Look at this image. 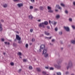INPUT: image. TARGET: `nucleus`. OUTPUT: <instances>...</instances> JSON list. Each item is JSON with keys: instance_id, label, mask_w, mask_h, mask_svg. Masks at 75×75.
<instances>
[{"instance_id": "60", "label": "nucleus", "mask_w": 75, "mask_h": 75, "mask_svg": "<svg viewBox=\"0 0 75 75\" xmlns=\"http://www.w3.org/2000/svg\"><path fill=\"white\" fill-rule=\"evenodd\" d=\"M62 43H63L62 42H61L60 44H62Z\"/></svg>"}, {"instance_id": "52", "label": "nucleus", "mask_w": 75, "mask_h": 75, "mask_svg": "<svg viewBox=\"0 0 75 75\" xmlns=\"http://www.w3.org/2000/svg\"><path fill=\"white\" fill-rule=\"evenodd\" d=\"M50 45H53V44H52L51 43H50Z\"/></svg>"}, {"instance_id": "24", "label": "nucleus", "mask_w": 75, "mask_h": 75, "mask_svg": "<svg viewBox=\"0 0 75 75\" xmlns=\"http://www.w3.org/2000/svg\"><path fill=\"white\" fill-rule=\"evenodd\" d=\"M61 6H62V7H65V5L63 3L61 4Z\"/></svg>"}, {"instance_id": "28", "label": "nucleus", "mask_w": 75, "mask_h": 75, "mask_svg": "<svg viewBox=\"0 0 75 75\" xmlns=\"http://www.w3.org/2000/svg\"><path fill=\"white\" fill-rule=\"evenodd\" d=\"M21 54H21V52H19L18 54V55H21Z\"/></svg>"}, {"instance_id": "25", "label": "nucleus", "mask_w": 75, "mask_h": 75, "mask_svg": "<svg viewBox=\"0 0 75 75\" xmlns=\"http://www.w3.org/2000/svg\"><path fill=\"white\" fill-rule=\"evenodd\" d=\"M57 75H61V72H58L57 73Z\"/></svg>"}, {"instance_id": "19", "label": "nucleus", "mask_w": 75, "mask_h": 75, "mask_svg": "<svg viewBox=\"0 0 75 75\" xmlns=\"http://www.w3.org/2000/svg\"><path fill=\"white\" fill-rule=\"evenodd\" d=\"M60 17V16L59 15H57L56 16V18H59Z\"/></svg>"}, {"instance_id": "6", "label": "nucleus", "mask_w": 75, "mask_h": 75, "mask_svg": "<svg viewBox=\"0 0 75 75\" xmlns=\"http://www.w3.org/2000/svg\"><path fill=\"white\" fill-rule=\"evenodd\" d=\"M16 40H21V38H20V36H19V35H16Z\"/></svg>"}, {"instance_id": "14", "label": "nucleus", "mask_w": 75, "mask_h": 75, "mask_svg": "<svg viewBox=\"0 0 75 75\" xmlns=\"http://www.w3.org/2000/svg\"><path fill=\"white\" fill-rule=\"evenodd\" d=\"M48 12L49 13H52L54 12V11L53 10H52L50 9L49 10Z\"/></svg>"}, {"instance_id": "43", "label": "nucleus", "mask_w": 75, "mask_h": 75, "mask_svg": "<svg viewBox=\"0 0 75 75\" xmlns=\"http://www.w3.org/2000/svg\"><path fill=\"white\" fill-rule=\"evenodd\" d=\"M28 44H26L25 46L26 48H28Z\"/></svg>"}, {"instance_id": "11", "label": "nucleus", "mask_w": 75, "mask_h": 75, "mask_svg": "<svg viewBox=\"0 0 75 75\" xmlns=\"http://www.w3.org/2000/svg\"><path fill=\"white\" fill-rule=\"evenodd\" d=\"M17 5L19 7H21V6H23V4H18Z\"/></svg>"}, {"instance_id": "8", "label": "nucleus", "mask_w": 75, "mask_h": 75, "mask_svg": "<svg viewBox=\"0 0 75 75\" xmlns=\"http://www.w3.org/2000/svg\"><path fill=\"white\" fill-rule=\"evenodd\" d=\"M47 49H44L43 51V53L44 54H45L47 53Z\"/></svg>"}, {"instance_id": "58", "label": "nucleus", "mask_w": 75, "mask_h": 75, "mask_svg": "<svg viewBox=\"0 0 75 75\" xmlns=\"http://www.w3.org/2000/svg\"><path fill=\"white\" fill-rule=\"evenodd\" d=\"M16 33L17 34H19V32H18V31H17L16 32Z\"/></svg>"}, {"instance_id": "22", "label": "nucleus", "mask_w": 75, "mask_h": 75, "mask_svg": "<svg viewBox=\"0 0 75 75\" xmlns=\"http://www.w3.org/2000/svg\"><path fill=\"white\" fill-rule=\"evenodd\" d=\"M39 8L41 10H42L44 9V8H43V7L42 6H40Z\"/></svg>"}, {"instance_id": "62", "label": "nucleus", "mask_w": 75, "mask_h": 75, "mask_svg": "<svg viewBox=\"0 0 75 75\" xmlns=\"http://www.w3.org/2000/svg\"><path fill=\"white\" fill-rule=\"evenodd\" d=\"M9 41H10V42H11V40H9Z\"/></svg>"}, {"instance_id": "40", "label": "nucleus", "mask_w": 75, "mask_h": 75, "mask_svg": "<svg viewBox=\"0 0 75 75\" xmlns=\"http://www.w3.org/2000/svg\"><path fill=\"white\" fill-rule=\"evenodd\" d=\"M65 13L66 14H68V12L67 11V10H66L65 11Z\"/></svg>"}, {"instance_id": "4", "label": "nucleus", "mask_w": 75, "mask_h": 75, "mask_svg": "<svg viewBox=\"0 0 75 75\" xmlns=\"http://www.w3.org/2000/svg\"><path fill=\"white\" fill-rule=\"evenodd\" d=\"M54 66L57 69H60V68H61V66L59 65H58L57 64H55L54 65Z\"/></svg>"}, {"instance_id": "48", "label": "nucleus", "mask_w": 75, "mask_h": 75, "mask_svg": "<svg viewBox=\"0 0 75 75\" xmlns=\"http://www.w3.org/2000/svg\"><path fill=\"white\" fill-rule=\"evenodd\" d=\"M30 32H31V33H32V32H33V29H30Z\"/></svg>"}, {"instance_id": "12", "label": "nucleus", "mask_w": 75, "mask_h": 75, "mask_svg": "<svg viewBox=\"0 0 75 75\" xmlns=\"http://www.w3.org/2000/svg\"><path fill=\"white\" fill-rule=\"evenodd\" d=\"M51 23L52 24H53V25H55L56 24H57V22L54 21V23L53 21H52Z\"/></svg>"}, {"instance_id": "17", "label": "nucleus", "mask_w": 75, "mask_h": 75, "mask_svg": "<svg viewBox=\"0 0 75 75\" xmlns=\"http://www.w3.org/2000/svg\"><path fill=\"white\" fill-rule=\"evenodd\" d=\"M37 70L38 71V72H41V69L40 68H37Z\"/></svg>"}, {"instance_id": "5", "label": "nucleus", "mask_w": 75, "mask_h": 75, "mask_svg": "<svg viewBox=\"0 0 75 75\" xmlns=\"http://www.w3.org/2000/svg\"><path fill=\"white\" fill-rule=\"evenodd\" d=\"M64 28L66 31L68 32H69V31H70V29H69V27L64 26Z\"/></svg>"}, {"instance_id": "55", "label": "nucleus", "mask_w": 75, "mask_h": 75, "mask_svg": "<svg viewBox=\"0 0 75 75\" xmlns=\"http://www.w3.org/2000/svg\"><path fill=\"white\" fill-rule=\"evenodd\" d=\"M38 21H39V22H40V21H41V19L38 20Z\"/></svg>"}, {"instance_id": "57", "label": "nucleus", "mask_w": 75, "mask_h": 75, "mask_svg": "<svg viewBox=\"0 0 75 75\" xmlns=\"http://www.w3.org/2000/svg\"><path fill=\"white\" fill-rule=\"evenodd\" d=\"M73 4H74V6H75V2H73Z\"/></svg>"}, {"instance_id": "47", "label": "nucleus", "mask_w": 75, "mask_h": 75, "mask_svg": "<svg viewBox=\"0 0 75 75\" xmlns=\"http://www.w3.org/2000/svg\"><path fill=\"white\" fill-rule=\"evenodd\" d=\"M69 74V72H68V71H67L66 73V75H68V74Z\"/></svg>"}, {"instance_id": "16", "label": "nucleus", "mask_w": 75, "mask_h": 75, "mask_svg": "<svg viewBox=\"0 0 75 75\" xmlns=\"http://www.w3.org/2000/svg\"><path fill=\"white\" fill-rule=\"evenodd\" d=\"M3 7H4V8H6L7 7V4H5L4 5Z\"/></svg>"}, {"instance_id": "9", "label": "nucleus", "mask_w": 75, "mask_h": 75, "mask_svg": "<svg viewBox=\"0 0 75 75\" xmlns=\"http://www.w3.org/2000/svg\"><path fill=\"white\" fill-rule=\"evenodd\" d=\"M3 28H2V24L1 23V22H0V31H2Z\"/></svg>"}, {"instance_id": "32", "label": "nucleus", "mask_w": 75, "mask_h": 75, "mask_svg": "<svg viewBox=\"0 0 75 75\" xmlns=\"http://www.w3.org/2000/svg\"><path fill=\"white\" fill-rule=\"evenodd\" d=\"M42 74H44V75H45V74H47V73L45 71H43L42 72Z\"/></svg>"}, {"instance_id": "10", "label": "nucleus", "mask_w": 75, "mask_h": 75, "mask_svg": "<svg viewBox=\"0 0 75 75\" xmlns=\"http://www.w3.org/2000/svg\"><path fill=\"white\" fill-rule=\"evenodd\" d=\"M71 42L73 44H75V38L74 40H71Z\"/></svg>"}, {"instance_id": "54", "label": "nucleus", "mask_w": 75, "mask_h": 75, "mask_svg": "<svg viewBox=\"0 0 75 75\" xmlns=\"http://www.w3.org/2000/svg\"><path fill=\"white\" fill-rule=\"evenodd\" d=\"M55 11H57V12L58 11V10L55 9Z\"/></svg>"}, {"instance_id": "39", "label": "nucleus", "mask_w": 75, "mask_h": 75, "mask_svg": "<svg viewBox=\"0 0 75 75\" xmlns=\"http://www.w3.org/2000/svg\"><path fill=\"white\" fill-rule=\"evenodd\" d=\"M21 71V69H20L18 71V72L20 73Z\"/></svg>"}, {"instance_id": "46", "label": "nucleus", "mask_w": 75, "mask_h": 75, "mask_svg": "<svg viewBox=\"0 0 75 75\" xmlns=\"http://www.w3.org/2000/svg\"><path fill=\"white\" fill-rule=\"evenodd\" d=\"M23 62H26L27 61V59H24L23 60Z\"/></svg>"}, {"instance_id": "15", "label": "nucleus", "mask_w": 75, "mask_h": 75, "mask_svg": "<svg viewBox=\"0 0 75 75\" xmlns=\"http://www.w3.org/2000/svg\"><path fill=\"white\" fill-rule=\"evenodd\" d=\"M59 34L60 35H62V32L61 31H60L59 32Z\"/></svg>"}, {"instance_id": "59", "label": "nucleus", "mask_w": 75, "mask_h": 75, "mask_svg": "<svg viewBox=\"0 0 75 75\" xmlns=\"http://www.w3.org/2000/svg\"><path fill=\"white\" fill-rule=\"evenodd\" d=\"M4 43H5V44H7V42H5Z\"/></svg>"}, {"instance_id": "30", "label": "nucleus", "mask_w": 75, "mask_h": 75, "mask_svg": "<svg viewBox=\"0 0 75 75\" xmlns=\"http://www.w3.org/2000/svg\"><path fill=\"white\" fill-rule=\"evenodd\" d=\"M22 43V41H21L20 40H19V41L18 42V43H19V44H21Z\"/></svg>"}, {"instance_id": "35", "label": "nucleus", "mask_w": 75, "mask_h": 75, "mask_svg": "<svg viewBox=\"0 0 75 75\" xmlns=\"http://www.w3.org/2000/svg\"><path fill=\"white\" fill-rule=\"evenodd\" d=\"M55 31H58V28H57V27L56 28H55Z\"/></svg>"}, {"instance_id": "37", "label": "nucleus", "mask_w": 75, "mask_h": 75, "mask_svg": "<svg viewBox=\"0 0 75 75\" xmlns=\"http://www.w3.org/2000/svg\"><path fill=\"white\" fill-rule=\"evenodd\" d=\"M52 42H55V40L54 39H52Z\"/></svg>"}, {"instance_id": "38", "label": "nucleus", "mask_w": 75, "mask_h": 75, "mask_svg": "<svg viewBox=\"0 0 75 75\" xmlns=\"http://www.w3.org/2000/svg\"><path fill=\"white\" fill-rule=\"evenodd\" d=\"M13 45L14 46V47H16V45H17V44L14 43H13Z\"/></svg>"}, {"instance_id": "45", "label": "nucleus", "mask_w": 75, "mask_h": 75, "mask_svg": "<svg viewBox=\"0 0 75 75\" xmlns=\"http://www.w3.org/2000/svg\"><path fill=\"white\" fill-rule=\"evenodd\" d=\"M14 1H19L20 0H13Z\"/></svg>"}, {"instance_id": "7", "label": "nucleus", "mask_w": 75, "mask_h": 75, "mask_svg": "<svg viewBox=\"0 0 75 75\" xmlns=\"http://www.w3.org/2000/svg\"><path fill=\"white\" fill-rule=\"evenodd\" d=\"M56 8H58L60 10H62V8L59 6V5H56Z\"/></svg>"}, {"instance_id": "41", "label": "nucleus", "mask_w": 75, "mask_h": 75, "mask_svg": "<svg viewBox=\"0 0 75 75\" xmlns=\"http://www.w3.org/2000/svg\"><path fill=\"white\" fill-rule=\"evenodd\" d=\"M69 20L70 21H72V19L71 18H69Z\"/></svg>"}, {"instance_id": "36", "label": "nucleus", "mask_w": 75, "mask_h": 75, "mask_svg": "<svg viewBox=\"0 0 75 75\" xmlns=\"http://www.w3.org/2000/svg\"><path fill=\"white\" fill-rule=\"evenodd\" d=\"M50 70H53L54 68L53 67H50Z\"/></svg>"}, {"instance_id": "44", "label": "nucleus", "mask_w": 75, "mask_h": 75, "mask_svg": "<svg viewBox=\"0 0 75 75\" xmlns=\"http://www.w3.org/2000/svg\"><path fill=\"white\" fill-rule=\"evenodd\" d=\"M47 29H50V27L49 26H47Z\"/></svg>"}, {"instance_id": "33", "label": "nucleus", "mask_w": 75, "mask_h": 75, "mask_svg": "<svg viewBox=\"0 0 75 75\" xmlns=\"http://www.w3.org/2000/svg\"><path fill=\"white\" fill-rule=\"evenodd\" d=\"M33 6H30V9H33Z\"/></svg>"}, {"instance_id": "26", "label": "nucleus", "mask_w": 75, "mask_h": 75, "mask_svg": "<svg viewBox=\"0 0 75 75\" xmlns=\"http://www.w3.org/2000/svg\"><path fill=\"white\" fill-rule=\"evenodd\" d=\"M47 9L48 10H51V7L49 6H47Z\"/></svg>"}, {"instance_id": "18", "label": "nucleus", "mask_w": 75, "mask_h": 75, "mask_svg": "<svg viewBox=\"0 0 75 75\" xmlns=\"http://www.w3.org/2000/svg\"><path fill=\"white\" fill-rule=\"evenodd\" d=\"M45 35H50V33H47L46 31L45 32Z\"/></svg>"}, {"instance_id": "56", "label": "nucleus", "mask_w": 75, "mask_h": 75, "mask_svg": "<svg viewBox=\"0 0 75 75\" xmlns=\"http://www.w3.org/2000/svg\"><path fill=\"white\" fill-rule=\"evenodd\" d=\"M71 75H75V74H74V73H72L71 74Z\"/></svg>"}, {"instance_id": "53", "label": "nucleus", "mask_w": 75, "mask_h": 75, "mask_svg": "<svg viewBox=\"0 0 75 75\" xmlns=\"http://www.w3.org/2000/svg\"><path fill=\"white\" fill-rule=\"evenodd\" d=\"M49 23H50V24H51V21L49 20Z\"/></svg>"}, {"instance_id": "42", "label": "nucleus", "mask_w": 75, "mask_h": 75, "mask_svg": "<svg viewBox=\"0 0 75 75\" xmlns=\"http://www.w3.org/2000/svg\"><path fill=\"white\" fill-rule=\"evenodd\" d=\"M1 40L2 41V42H3L4 41V38L1 39Z\"/></svg>"}, {"instance_id": "50", "label": "nucleus", "mask_w": 75, "mask_h": 75, "mask_svg": "<svg viewBox=\"0 0 75 75\" xmlns=\"http://www.w3.org/2000/svg\"><path fill=\"white\" fill-rule=\"evenodd\" d=\"M1 22H2L3 23V22H4V21L2 19L1 20Z\"/></svg>"}, {"instance_id": "27", "label": "nucleus", "mask_w": 75, "mask_h": 75, "mask_svg": "<svg viewBox=\"0 0 75 75\" xmlns=\"http://www.w3.org/2000/svg\"><path fill=\"white\" fill-rule=\"evenodd\" d=\"M10 64L11 66H13V65H14V63L13 62H11Z\"/></svg>"}, {"instance_id": "3", "label": "nucleus", "mask_w": 75, "mask_h": 75, "mask_svg": "<svg viewBox=\"0 0 75 75\" xmlns=\"http://www.w3.org/2000/svg\"><path fill=\"white\" fill-rule=\"evenodd\" d=\"M44 48H45V46L44 45H41L40 46V49L39 50V52H41V50L44 49Z\"/></svg>"}, {"instance_id": "31", "label": "nucleus", "mask_w": 75, "mask_h": 75, "mask_svg": "<svg viewBox=\"0 0 75 75\" xmlns=\"http://www.w3.org/2000/svg\"><path fill=\"white\" fill-rule=\"evenodd\" d=\"M46 38H47L48 39H49V40H51V38H52V37H46Z\"/></svg>"}, {"instance_id": "21", "label": "nucleus", "mask_w": 75, "mask_h": 75, "mask_svg": "<svg viewBox=\"0 0 75 75\" xmlns=\"http://www.w3.org/2000/svg\"><path fill=\"white\" fill-rule=\"evenodd\" d=\"M29 69L30 70H31L33 69V67H32V66H29Z\"/></svg>"}, {"instance_id": "64", "label": "nucleus", "mask_w": 75, "mask_h": 75, "mask_svg": "<svg viewBox=\"0 0 75 75\" xmlns=\"http://www.w3.org/2000/svg\"><path fill=\"white\" fill-rule=\"evenodd\" d=\"M61 50H63V48H62V47L61 48Z\"/></svg>"}, {"instance_id": "63", "label": "nucleus", "mask_w": 75, "mask_h": 75, "mask_svg": "<svg viewBox=\"0 0 75 75\" xmlns=\"http://www.w3.org/2000/svg\"><path fill=\"white\" fill-rule=\"evenodd\" d=\"M30 45H32V43H30Z\"/></svg>"}, {"instance_id": "29", "label": "nucleus", "mask_w": 75, "mask_h": 75, "mask_svg": "<svg viewBox=\"0 0 75 75\" xmlns=\"http://www.w3.org/2000/svg\"><path fill=\"white\" fill-rule=\"evenodd\" d=\"M38 9L37 8H35L34 11H38Z\"/></svg>"}, {"instance_id": "1", "label": "nucleus", "mask_w": 75, "mask_h": 75, "mask_svg": "<svg viewBox=\"0 0 75 75\" xmlns=\"http://www.w3.org/2000/svg\"><path fill=\"white\" fill-rule=\"evenodd\" d=\"M48 24V22L47 21H45L44 23L42 22L40 23L39 25L38 26L39 27H43L44 28L45 26L44 25H47Z\"/></svg>"}, {"instance_id": "49", "label": "nucleus", "mask_w": 75, "mask_h": 75, "mask_svg": "<svg viewBox=\"0 0 75 75\" xmlns=\"http://www.w3.org/2000/svg\"><path fill=\"white\" fill-rule=\"evenodd\" d=\"M45 68L47 69H48V67H45Z\"/></svg>"}, {"instance_id": "2", "label": "nucleus", "mask_w": 75, "mask_h": 75, "mask_svg": "<svg viewBox=\"0 0 75 75\" xmlns=\"http://www.w3.org/2000/svg\"><path fill=\"white\" fill-rule=\"evenodd\" d=\"M73 67V64L72 62V61H71L70 60L68 62V65L67 66V69H69V68H72Z\"/></svg>"}, {"instance_id": "51", "label": "nucleus", "mask_w": 75, "mask_h": 75, "mask_svg": "<svg viewBox=\"0 0 75 75\" xmlns=\"http://www.w3.org/2000/svg\"><path fill=\"white\" fill-rule=\"evenodd\" d=\"M30 1H31L32 2H34V0H30Z\"/></svg>"}, {"instance_id": "23", "label": "nucleus", "mask_w": 75, "mask_h": 75, "mask_svg": "<svg viewBox=\"0 0 75 75\" xmlns=\"http://www.w3.org/2000/svg\"><path fill=\"white\" fill-rule=\"evenodd\" d=\"M72 28H73V29H74V30H75V26H74V25H72L71 26Z\"/></svg>"}, {"instance_id": "34", "label": "nucleus", "mask_w": 75, "mask_h": 75, "mask_svg": "<svg viewBox=\"0 0 75 75\" xmlns=\"http://www.w3.org/2000/svg\"><path fill=\"white\" fill-rule=\"evenodd\" d=\"M32 42H34V41H35V39H34V38H33L32 40Z\"/></svg>"}, {"instance_id": "61", "label": "nucleus", "mask_w": 75, "mask_h": 75, "mask_svg": "<svg viewBox=\"0 0 75 75\" xmlns=\"http://www.w3.org/2000/svg\"><path fill=\"white\" fill-rule=\"evenodd\" d=\"M3 54L4 55H6V53L4 52Z\"/></svg>"}, {"instance_id": "13", "label": "nucleus", "mask_w": 75, "mask_h": 75, "mask_svg": "<svg viewBox=\"0 0 75 75\" xmlns=\"http://www.w3.org/2000/svg\"><path fill=\"white\" fill-rule=\"evenodd\" d=\"M45 54L44 57L45 58H47L48 56V53H45V54Z\"/></svg>"}, {"instance_id": "20", "label": "nucleus", "mask_w": 75, "mask_h": 75, "mask_svg": "<svg viewBox=\"0 0 75 75\" xmlns=\"http://www.w3.org/2000/svg\"><path fill=\"white\" fill-rule=\"evenodd\" d=\"M29 18L31 19H33V17L31 15H30V16H29Z\"/></svg>"}]
</instances>
